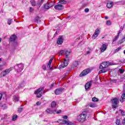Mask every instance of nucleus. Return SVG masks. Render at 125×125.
<instances>
[{
    "label": "nucleus",
    "instance_id": "0e129e2a",
    "mask_svg": "<svg viewBox=\"0 0 125 125\" xmlns=\"http://www.w3.org/2000/svg\"><path fill=\"white\" fill-rule=\"evenodd\" d=\"M67 19H69V20H70V19H71V16H68Z\"/></svg>",
    "mask_w": 125,
    "mask_h": 125
},
{
    "label": "nucleus",
    "instance_id": "b1692460",
    "mask_svg": "<svg viewBox=\"0 0 125 125\" xmlns=\"http://www.w3.org/2000/svg\"><path fill=\"white\" fill-rule=\"evenodd\" d=\"M43 0H39L37 4V5H38V6H39V7H41V6H42V4L43 2Z\"/></svg>",
    "mask_w": 125,
    "mask_h": 125
},
{
    "label": "nucleus",
    "instance_id": "052dcab7",
    "mask_svg": "<svg viewBox=\"0 0 125 125\" xmlns=\"http://www.w3.org/2000/svg\"><path fill=\"white\" fill-rule=\"evenodd\" d=\"M122 125H125V119H124L122 121Z\"/></svg>",
    "mask_w": 125,
    "mask_h": 125
},
{
    "label": "nucleus",
    "instance_id": "13d9d810",
    "mask_svg": "<svg viewBox=\"0 0 125 125\" xmlns=\"http://www.w3.org/2000/svg\"><path fill=\"white\" fill-rule=\"evenodd\" d=\"M41 104H42V103L40 102H37L36 103V105L37 106H40V105H41Z\"/></svg>",
    "mask_w": 125,
    "mask_h": 125
},
{
    "label": "nucleus",
    "instance_id": "2eb2a0df",
    "mask_svg": "<svg viewBox=\"0 0 125 125\" xmlns=\"http://www.w3.org/2000/svg\"><path fill=\"white\" fill-rule=\"evenodd\" d=\"M16 39H17V36L16 35L14 34L12 35L10 39H9V41L11 42H15V41H16Z\"/></svg>",
    "mask_w": 125,
    "mask_h": 125
},
{
    "label": "nucleus",
    "instance_id": "dca6fc26",
    "mask_svg": "<svg viewBox=\"0 0 125 125\" xmlns=\"http://www.w3.org/2000/svg\"><path fill=\"white\" fill-rule=\"evenodd\" d=\"M113 5H114V2L111 1H108L106 6L107 8H111V7H113Z\"/></svg>",
    "mask_w": 125,
    "mask_h": 125
},
{
    "label": "nucleus",
    "instance_id": "de8ad7c7",
    "mask_svg": "<svg viewBox=\"0 0 125 125\" xmlns=\"http://www.w3.org/2000/svg\"><path fill=\"white\" fill-rule=\"evenodd\" d=\"M62 112V110L60 109L58 111L56 110V112H55V114H61Z\"/></svg>",
    "mask_w": 125,
    "mask_h": 125
},
{
    "label": "nucleus",
    "instance_id": "f3484780",
    "mask_svg": "<svg viewBox=\"0 0 125 125\" xmlns=\"http://www.w3.org/2000/svg\"><path fill=\"white\" fill-rule=\"evenodd\" d=\"M119 36H120V33H118L116 36H115V37L113 39L112 44H115L116 43V42H117V40L119 39Z\"/></svg>",
    "mask_w": 125,
    "mask_h": 125
},
{
    "label": "nucleus",
    "instance_id": "8fccbe9b",
    "mask_svg": "<svg viewBox=\"0 0 125 125\" xmlns=\"http://www.w3.org/2000/svg\"><path fill=\"white\" fill-rule=\"evenodd\" d=\"M99 79L100 81V78H99V76L98 75V76H96V77L95 78V82H97V81H98Z\"/></svg>",
    "mask_w": 125,
    "mask_h": 125
},
{
    "label": "nucleus",
    "instance_id": "9d476101",
    "mask_svg": "<svg viewBox=\"0 0 125 125\" xmlns=\"http://www.w3.org/2000/svg\"><path fill=\"white\" fill-rule=\"evenodd\" d=\"M100 34V30L99 28H97L95 30L94 34L93 35L92 38L93 40H95L98 37L99 35Z\"/></svg>",
    "mask_w": 125,
    "mask_h": 125
},
{
    "label": "nucleus",
    "instance_id": "1a4fd4ad",
    "mask_svg": "<svg viewBox=\"0 0 125 125\" xmlns=\"http://www.w3.org/2000/svg\"><path fill=\"white\" fill-rule=\"evenodd\" d=\"M65 88L60 87L56 89L54 92L56 95H60V94H62L63 91H64Z\"/></svg>",
    "mask_w": 125,
    "mask_h": 125
},
{
    "label": "nucleus",
    "instance_id": "4c0bfd02",
    "mask_svg": "<svg viewBox=\"0 0 125 125\" xmlns=\"http://www.w3.org/2000/svg\"><path fill=\"white\" fill-rule=\"evenodd\" d=\"M18 118V116L17 115H14L13 116V118H12V120L13 121H16V120H17Z\"/></svg>",
    "mask_w": 125,
    "mask_h": 125
},
{
    "label": "nucleus",
    "instance_id": "cd10ccee",
    "mask_svg": "<svg viewBox=\"0 0 125 125\" xmlns=\"http://www.w3.org/2000/svg\"><path fill=\"white\" fill-rule=\"evenodd\" d=\"M116 124L117 125H121V118H116Z\"/></svg>",
    "mask_w": 125,
    "mask_h": 125
},
{
    "label": "nucleus",
    "instance_id": "6e6552de",
    "mask_svg": "<svg viewBox=\"0 0 125 125\" xmlns=\"http://www.w3.org/2000/svg\"><path fill=\"white\" fill-rule=\"evenodd\" d=\"M44 89V87H42L37 89L35 92V94L37 95L38 98H41V96H42V94L40 93L41 91H42Z\"/></svg>",
    "mask_w": 125,
    "mask_h": 125
},
{
    "label": "nucleus",
    "instance_id": "864d4df0",
    "mask_svg": "<svg viewBox=\"0 0 125 125\" xmlns=\"http://www.w3.org/2000/svg\"><path fill=\"white\" fill-rule=\"evenodd\" d=\"M84 12H85V13H87L88 12H89V9L88 8H85L84 9Z\"/></svg>",
    "mask_w": 125,
    "mask_h": 125
},
{
    "label": "nucleus",
    "instance_id": "a19ab883",
    "mask_svg": "<svg viewBox=\"0 0 125 125\" xmlns=\"http://www.w3.org/2000/svg\"><path fill=\"white\" fill-rule=\"evenodd\" d=\"M70 52L69 51H68V50L65 51V54L66 56H69V55H70Z\"/></svg>",
    "mask_w": 125,
    "mask_h": 125
},
{
    "label": "nucleus",
    "instance_id": "c03bdc74",
    "mask_svg": "<svg viewBox=\"0 0 125 125\" xmlns=\"http://www.w3.org/2000/svg\"><path fill=\"white\" fill-rule=\"evenodd\" d=\"M42 69L44 70V71L46 70V65H45V64H43L42 65Z\"/></svg>",
    "mask_w": 125,
    "mask_h": 125
},
{
    "label": "nucleus",
    "instance_id": "2f4dec72",
    "mask_svg": "<svg viewBox=\"0 0 125 125\" xmlns=\"http://www.w3.org/2000/svg\"><path fill=\"white\" fill-rule=\"evenodd\" d=\"M30 2H31V4L33 6H36V0H31L30 1Z\"/></svg>",
    "mask_w": 125,
    "mask_h": 125
},
{
    "label": "nucleus",
    "instance_id": "69168bd1",
    "mask_svg": "<svg viewBox=\"0 0 125 125\" xmlns=\"http://www.w3.org/2000/svg\"><path fill=\"white\" fill-rule=\"evenodd\" d=\"M120 62H121V63H125V61H122V60H120Z\"/></svg>",
    "mask_w": 125,
    "mask_h": 125
},
{
    "label": "nucleus",
    "instance_id": "20e7f679",
    "mask_svg": "<svg viewBox=\"0 0 125 125\" xmlns=\"http://www.w3.org/2000/svg\"><path fill=\"white\" fill-rule=\"evenodd\" d=\"M69 62V56H66L64 62H63V64H61V65H59L58 69L60 70L61 69H63V68H65V67L68 66Z\"/></svg>",
    "mask_w": 125,
    "mask_h": 125
},
{
    "label": "nucleus",
    "instance_id": "aec40b11",
    "mask_svg": "<svg viewBox=\"0 0 125 125\" xmlns=\"http://www.w3.org/2000/svg\"><path fill=\"white\" fill-rule=\"evenodd\" d=\"M34 22L37 23H41V22H42V21H41V17L39 16L35 17L34 19Z\"/></svg>",
    "mask_w": 125,
    "mask_h": 125
},
{
    "label": "nucleus",
    "instance_id": "9b49d317",
    "mask_svg": "<svg viewBox=\"0 0 125 125\" xmlns=\"http://www.w3.org/2000/svg\"><path fill=\"white\" fill-rule=\"evenodd\" d=\"M63 42H64V38H63L62 35H60L59 38H58L57 43L61 45Z\"/></svg>",
    "mask_w": 125,
    "mask_h": 125
},
{
    "label": "nucleus",
    "instance_id": "39448f33",
    "mask_svg": "<svg viewBox=\"0 0 125 125\" xmlns=\"http://www.w3.org/2000/svg\"><path fill=\"white\" fill-rule=\"evenodd\" d=\"M23 68L24 65L21 63L17 64L14 67V69H15V71L17 72L18 73H20L22 72Z\"/></svg>",
    "mask_w": 125,
    "mask_h": 125
},
{
    "label": "nucleus",
    "instance_id": "09e8293b",
    "mask_svg": "<svg viewBox=\"0 0 125 125\" xmlns=\"http://www.w3.org/2000/svg\"><path fill=\"white\" fill-rule=\"evenodd\" d=\"M59 33V31H58V30H57L54 35V38H56V36H57V35H58Z\"/></svg>",
    "mask_w": 125,
    "mask_h": 125
},
{
    "label": "nucleus",
    "instance_id": "a878e982",
    "mask_svg": "<svg viewBox=\"0 0 125 125\" xmlns=\"http://www.w3.org/2000/svg\"><path fill=\"white\" fill-rule=\"evenodd\" d=\"M124 42H125V36H124L121 40L118 41V44H121V43H123Z\"/></svg>",
    "mask_w": 125,
    "mask_h": 125
},
{
    "label": "nucleus",
    "instance_id": "680f3d73",
    "mask_svg": "<svg viewBox=\"0 0 125 125\" xmlns=\"http://www.w3.org/2000/svg\"><path fill=\"white\" fill-rule=\"evenodd\" d=\"M1 98H2V94L0 93V100H1Z\"/></svg>",
    "mask_w": 125,
    "mask_h": 125
},
{
    "label": "nucleus",
    "instance_id": "412c9836",
    "mask_svg": "<svg viewBox=\"0 0 125 125\" xmlns=\"http://www.w3.org/2000/svg\"><path fill=\"white\" fill-rule=\"evenodd\" d=\"M119 113H121L122 116H125V111L123 109H119L116 111V114H119Z\"/></svg>",
    "mask_w": 125,
    "mask_h": 125
},
{
    "label": "nucleus",
    "instance_id": "f257e3e1",
    "mask_svg": "<svg viewBox=\"0 0 125 125\" xmlns=\"http://www.w3.org/2000/svg\"><path fill=\"white\" fill-rule=\"evenodd\" d=\"M88 113V109L86 108L84 109L82 113L80 114L77 118V120L80 123H84L86 121V116Z\"/></svg>",
    "mask_w": 125,
    "mask_h": 125
},
{
    "label": "nucleus",
    "instance_id": "37998d69",
    "mask_svg": "<svg viewBox=\"0 0 125 125\" xmlns=\"http://www.w3.org/2000/svg\"><path fill=\"white\" fill-rule=\"evenodd\" d=\"M66 125H76V124H75V123H72L71 122H69V121H67V123Z\"/></svg>",
    "mask_w": 125,
    "mask_h": 125
},
{
    "label": "nucleus",
    "instance_id": "0eeeda50",
    "mask_svg": "<svg viewBox=\"0 0 125 125\" xmlns=\"http://www.w3.org/2000/svg\"><path fill=\"white\" fill-rule=\"evenodd\" d=\"M12 69H13V68L10 67L9 69H7L2 71L0 73V78H3V77H5V76H6V75H8V74H9V73H10V71H12Z\"/></svg>",
    "mask_w": 125,
    "mask_h": 125
},
{
    "label": "nucleus",
    "instance_id": "4be33fe9",
    "mask_svg": "<svg viewBox=\"0 0 125 125\" xmlns=\"http://www.w3.org/2000/svg\"><path fill=\"white\" fill-rule=\"evenodd\" d=\"M26 84L25 81H22L21 84L19 85L18 88H22V87H24Z\"/></svg>",
    "mask_w": 125,
    "mask_h": 125
},
{
    "label": "nucleus",
    "instance_id": "ddd939ff",
    "mask_svg": "<svg viewBox=\"0 0 125 125\" xmlns=\"http://www.w3.org/2000/svg\"><path fill=\"white\" fill-rule=\"evenodd\" d=\"M88 73H89V69H87L86 70H84L83 72L81 73L79 77H80V78L82 77H84V76H86V75H87Z\"/></svg>",
    "mask_w": 125,
    "mask_h": 125
},
{
    "label": "nucleus",
    "instance_id": "774afa93",
    "mask_svg": "<svg viewBox=\"0 0 125 125\" xmlns=\"http://www.w3.org/2000/svg\"><path fill=\"white\" fill-rule=\"evenodd\" d=\"M108 17H105V20L108 19Z\"/></svg>",
    "mask_w": 125,
    "mask_h": 125
},
{
    "label": "nucleus",
    "instance_id": "72a5a7b5",
    "mask_svg": "<svg viewBox=\"0 0 125 125\" xmlns=\"http://www.w3.org/2000/svg\"><path fill=\"white\" fill-rule=\"evenodd\" d=\"M124 28H125V24H124L123 26L120 27V29L118 32V33H119V35H120V34H121V33H122V32H123V30H124Z\"/></svg>",
    "mask_w": 125,
    "mask_h": 125
},
{
    "label": "nucleus",
    "instance_id": "c756f323",
    "mask_svg": "<svg viewBox=\"0 0 125 125\" xmlns=\"http://www.w3.org/2000/svg\"><path fill=\"white\" fill-rule=\"evenodd\" d=\"M0 107H1V109H2V110H5V109H7V106L6 104L0 105Z\"/></svg>",
    "mask_w": 125,
    "mask_h": 125
},
{
    "label": "nucleus",
    "instance_id": "f8f14e48",
    "mask_svg": "<svg viewBox=\"0 0 125 125\" xmlns=\"http://www.w3.org/2000/svg\"><path fill=\"white\" fill-rule=\"evenodd\" d=\"M54 8L55 9H56V10H62V9H64V6H63V5L62 4H59L56 5L54 6Z\"/></svg>",
    "mask_w": 125,
    "mask_h": 125
},
{
    "label": "nucleus",
    "instance_id": "e2e57ef3",
    "mask_svg": "<svg viewBox=\"0 0 125 125\" xmlns=\"http://www.w3.org/2000/svg\"><path fill=\"white\" fill-rule=\"evenodd\" d=\"M2 65H0V71H1L2 70Z\"/></svg>",
    "mask_w": 125,
    "mask_h": 125
},
{
    "label": "nucleus",
    "instance_id": "393cba45",
    "mask_svg": "<svg viewBox=\"0 0 125 125\" xmlns=\"http://www.w3.org/2000/svg\"><path fill=\"white\" fill-rule=\"evenodd\" d=\"M53 61V59H51L48 63H47V68H48L49 69H50V67L51 66V63H52V61Z\"/></svg>",
    "mask_w": 125,
    "mask_h": 125
},
{
    "label": "nucleus",
    "instance_id": "79ce46f5",
    "mask_svg": "<svg viewBox=\"0 0 125 125\" xmlns=\"http://www.w3.org/2000/svg\"><path fill=\"white\" fill-rule=\"evenodd\" d=\"M13 20L12 19H8L7 24L8 25H10L11 23H12Z\"/></svg>",
    "mask_w": 125,
    "mask_h": 125
},
{
    "label": "nucleus",
    "instance_id": "f03ea898",
    "mask_svg": "<svg viewBox=\"0 0 125 125\" xmlns=\"http://www.w3.org/2000/svg\"><path fill=\"white\" fill-rule=\"evenodd\" d=\"M110 65H113V64L109 62H104L101 63L99 66L100 69H101L99 71V73L102 74L103 73H106V72H107L106 68H107L108 66H110Z\"/></svg>",
    "mask_w": 125,
    "mask_h": 125
},
{
    "label": "nucleus",
    "instance_id": "a211bd4d",
    "mask_svg": "<svg viewBox=\"0 0 125 125\" xmlns=\"http://www.w3.org/2000/svg\"><path fill=\"white\" fill-rule=\"evenodd\" d=\"M101 52H104L107 49V45L105 44L102 45V47L100 48Z\"/></svg>",
    "mask_w": 125,
    "mask_h": 125
},
{
    "label": "nucleus",
    "instance_id": "338daca9",
    "mask_svg": "<svg viewBox=\"0 0 125 125\" xmlns=\"http://www.w3.org/2000/svg\"><path fill=\"white\" fill-rule=\"evenodd\" d=\"M89 53H90V51H87V54H89Z\"/></svg>",
    "mask_w": 125,
    "mask_h": 125
},
{
    "label": "nucleus",
    "instance_id": "5701e85b",
    "mask_svg": "<svg viewBox=\"0 0 125 125\" xmlns=\"http://www.w3.org/2000/svg\"><path fill=\"white\" fill-rule=\"evenodd\" d=\"M79 66V62L75 61L73 62L72 67V68H76V67H78Z\"/></svg>",
    "mask_w": 125,
    "mask_h": 125
},
{
    "label": "nucleus",
    "instance_id": "a18cd8bd",
    "mask_svg": "<svg viewBox=\"0 0 125 125\" xmlns=\"http://www.w3.org/2000/svg\"><path fill=\"white\" fill-rule=\"evenodd\" d=\"M117 79H111L110 80V82L111 83H117Z\"/></svg>",
    "mask_w": 125,
    "mask_h": 125
},
{
    "label": "nucleus",
    "instance_id": "603ef678",
    "mask_svg": "<svg viewBox=\"0 0 125 125\" xmlns=\"http://www.w3.org/2000/svg\"><path fill=\"white\" fill-rule=\"evenodd\" d=\"M90 107H91V108H95V107H96L95 104H90Z\"/></svg>",
    "mask_w": 125,
    "mask_h": 125
},
{
    "label": "nucleus",
    "instance_id": "6ab92c4d",
    "mask_svg": "<svg viewBox=\"0 0 125 125\" xmlns=\"http://www.w3.org/2000/svg\"><path fill=\"white\" fill-rule=\"evenodd\" d=\"M91 86V82H89L87 83L85 85V90H87Z\"/></svg>",
    "mask_w": 125,
    "mask_h": 125
},
{
    "label": "nucleus",
    "instance_id": "4468645a",
    "mask_svg": "<svg viewBox=\"0 0 125 125\" xmlns=\"http://www.w3.org/2000/svg\"><path fill=\"white\" fill-rule=\"evenodd\" d=\"M125 87H124L123 93L120 99V102L121 103H123V102L125 101Z\"/></svg>",
    "mask_w": 125,
    "mask_h": 125
},
{
    "label": "nucleus",
    "instance_id": "c9c22d12",
    "mask_svg": "<svg viewBox=\"0 0 125 125\" xmlns=\"http://www.w3.org/2000/svg\"><path fill=\"white\" fill-rule=\"evenodd\" d=\"M72 69H73L72 66V67L68 68L66 71V74H67V75H68V74H69L70 73V72H71L72 71Z\"/></svg>",
    "mask_w": 125,
    "mask_h": 125
},
{
    "label": "nucleus",
    "instance_id": "c85d7f7f",
    "mask_svg": "<svg viewBox=\"0 0 125 125\" xmlns=\"http://www.w3.org/2000/svg\"><path fill=\"white\" fill-rule=\"evenodd\" d=\"M43 7L45 9H49L50 7H49V5H48V3H46L43 5Z\"/></svg>",
    "mask_w": 125,
    "mask_h": 125
},
{
    "label": "nucleus",
    "instance_id": "5fc2aeb1",
    "mask_svg": "<svg viewBox=\"0 0 125 125\" xmlns=\"http://www.w3.org/2000/svg\"><path fill=\"white\" fill-rule=\"evenodd\" d=\"M22 111H23V108L21 107L20 108H19V109H18L19 113H21V112H22Z\"/></svg>",
    "mask_w": 125,
    "mask_h": 125
},
{
    "label": "nucleus",
    "instance_id": "473e14b6",
    "mask_svg": "<svg viewBox=\"0 0 125 125\" xmlns=\"http://www.w3.org/2000/svg\"><path fill=\"white\" fill-rule=\"evenodd\" d=\"M121 49H122V47L121 46L119 47L118 48H117L114 50V53H117V52H119V51H120Z\"/></svg>",
    "mask_w": 125,
    "mask_h": 125
},
{
    "label": "nucleus",
    "instance_id": "7c9ffc66",
    "mask_svg": "<svg viewBox=\"0 0 125 125\" xmlns=\"http://www.w3.org/2000/svg\"><path fill=\"white\" fill-rule=\"evenodd\" d=\"M59 121H61L62 122V124L63 125H67V122H68V121H67L65 120L60 119V120H59Z\"/></svg>",
    "mask_w": 125,
    "mask_h": 125
},
{
    "label": "nucleus",
    "instance_id": "3c124183",
    "mask_svg": "<svg viewBox=\"0 0 125 125\" xmlns=\"http://www.w3.org/2000/svg\"><path fill=\"white\" fill-rule=\"evenodd\" d=\"M83 44H84V42L81 41L80 42L78 43V45H80L81 46V45H83Z\"/></svg>",
    "mask_w": 125,
    "mask_h": 125
},
{
    "label": "nucleus",
    "instance_id": "4d7b16f0",
    "mask_svg": "<svg viewBox=\"0 0 125 125\" xmlns=\"http://www.w3.org/2000/svg\"><path fill=\"white\" fill-rule=\"evenodd\" d=\"M15 101H16L17 102L19 101V99L17 98V97H15Z\"/></svg>",
    "mask_w": 125,
    "mask_h": 125
},
{
    "label": "nucleus",
    "instance_id": "e433bc0d",
    "mask_svg": "<svg viewBox=\"0 0 125 125\" xmlns=\"http://www.w3.org/2000/svg\"><path fill=\"white\" fill-rule=\"evenodd\" d=\"M48 4L50 8V7H52V6L54 5V3L53 2H51L50 3H48Z\"/></svg>",
    "mask_w": 125,
    "mask_h": 125
},
{
    "label": "nucleus",
    "instance_id": "bb28decb",
    "mask_svg": "<svg viewBox=\"0 0 125 125\" xmlns=\"http://www.w3.org/2000/svg\"><path fill=\"white\" fill-rule=\"evenodd\" d=\"M67 2H68V1L65 0H62L59 1V3H60L61 4H67Z\"/></svg>",
    "mask_w": 125,
    "mask_h": 125
},
{
    "label": "nucleus",
    "instance_id": "7ed1b4c3",
    "mask_svg": "<svg viewBox=\"0 0 125 125\" xmlns=\"http://www.w3.org/2000/svg\"><path fill=\"white\" fill-rule=\"evenodd\" d=\"M51 108H47L45 112H46L47 114L48 115H52V114H54V115L55 114V112L57 111V107H56V102L55 101H53L51 104Z\"/></svg>",
    "mask_w": 125,
    "mask_h": 125
},
{
    "label": "nucleus",
    "instance_id": "49530a36",
    "mask_svg": "<svg viewBox=\"0 0 125 125\" xmlns=\"http://www.w3.org/2000/svg\"><path fill=\"white\" fill-rule=\"evenodd\" d=\"M111 21H110V20L107 21L106 25L107 26H110V25H111Z\"/></svg>",
    "mask_w": 125,
    "mask_h": 125
},
{
    "label": "nucleus",
    "instance_id": "bf43d9fd",
    "mask_svg": "<svg viewBox=\"0 0 125 125\" xmlns=\"http://www.w3.org/2000/svg\"><path fill=\"white\" fill-rule=\"evenodd\" d=\"M63 119L64 120H67V119H68V116L67 115H65L63 117Z\"/></svg>",
    "mask_w": 125,
    "mask_h": 125
},
{
    "label": "nucleus",
    "instance_id": "ea45409f",
    "mask_svg": "<svg viewBox=\"0 0 125 125\" xmlns=\"http://www.w3.org/2000/svg\"><path fill=\"white\" fill-rule=\"evenodd\" d=\"M92 101L93 102H98V101H99L98 99L96 98V97H94L92 99Z\"/></svg>",
    "mask_w": 125,
    "mask_h": 125
},
{
    "label": "nucleus",
    "instance_id": "6e6d98bb",
    "mask_svg": "<svg viewBox=\"0 0 125 125\" xmlns=\"http://www.w3.org/2000/svg\"><path fill=\"white\" fill-rule=\"evenodd\" d=\"M34 10V9L32 7H30L29 8V12H33V11Z\"/></svg>",
    "mask_w": 125,
    "mask_h": 125
},
{
    "label": "nucleus",
    "instance_id": "423d86ee",
    "mask_svg": "<svg viewBox=\"0 0 125 125\" xmlns=\"http://www.w3.org/2000/svg\"><path fill=\"white\" fill-rule=\"evenodd\" d=\"M112 103V107L113 109H116L118 107V103H119V99L117 98H114L111 100Z\"/></svg>",
    "mask_w": 125,
    "mask_h": 125
},
{
    "label": "nucleus",
    "instance_id": "f704fd0d",
    "mask_svg": "<svg viewBox=\"0 0 125 125\" xmlns=\"http://www.w3.org/2000/svg\"><path fill=\"white\" fill-rule=\"evenodd\" d=\"M54 87V83H52L50 86H49V88L48 89V90H51L52 88Z\"/></svg>",
    "mask_w": 125,
    "mask_h": 125
},
{
    "label": "nucleus",
    "instance_id": "58836bf2",
    "mask_svg": "<svg viewBox=\"0 0 125 125\" xmlns=\"http://www.w3.org/2000/svg\"><path fill=\"white\" fill-rule=\"evenodd\" d=\"M119 72L121 74H124V73H125V69L120 68L119 69Z\"/></svg>",
    "mask_w": 125,
    "mask_h": 125
}]
</instances>
